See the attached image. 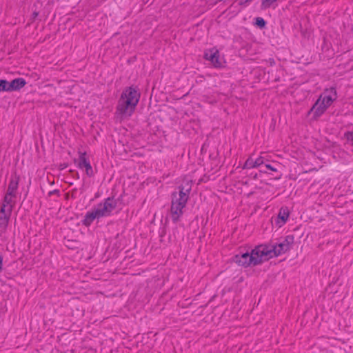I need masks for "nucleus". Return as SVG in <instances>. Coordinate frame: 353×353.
Listing matches in <instances>:
<instances>
[{
	"label": "nucleus",
	"mask_w": 353,
	"mask_h": 353,
	"mask_svg": "<svg viewBox=\"0 0 353 353\" xmlns=\"http://www.w3.org/2000/svg\"><path fill=\"white\" fill-rule=\"evenodd\" d=\"M69 173L73 179H79V174L77 171H76L74 170H70Z\"/></svg>",
	"instance_id": "26"
},
{
	"label": "nucleus",
	"mask_w": 353,
	"mask_h": 353,
	"mask_svg": "<svg viewBox=\"0 0 353 353\" xmlns=\"http://www.w3.org/2000/svg\"><path fill=\"white\" fill-rule=\"evenodd\" d=\"M294 243V235L281 236L274 243H262L267 261L290 251Z\"/></svg>",
	"instance_id": "3"
},
{
	"label": "nucleus",
	"mask_w": 353,
	"mask_h": 353,
	"mask_svg": "<svg viewBox=\"0 0 353 353\" xmlns=\"http://www.w3.org/2000/svg\"><path fill=\"white\" fill-rule=\"evenodd\" d=\"M223 0H216V3H217L218 1H222Z\"/></svg>",
	"instance_id": "38"
},
{
	"label": "nucleus",
	"mask_w": 353,
	"mask_h": 353,
	"mask_svg": "<svg viewBox=\"0 0 353 353\" xmlns=\"http://www.w3.org/2000/svg\"><path fill=\"white\" fill-rule=\"evenodd\" d=\"M192 181H183L177 187L178 191H174L171 194V199L173 201L183 202L187 204L190 199V194L192 190Z\"/></svg>",
	"instance_id": "6"
},
{
	"label": "nucleus",
	"mask_w": 353,
	"mask_h": 353,
	"mask_svg": "<svg viewBox=\"0 0 353 353\" xmlns=\"http://www.w3.org/2000/svg\"><path fill=\"white\" fill-rule=\"evenodd\" d=\"M254 162L256 165V168H261L263 165H265L266 162H269V160L265 157L260 156L254 159Z\"/></svg>",
	"instance_id": "18"
},
{
	"label": "nucleus",
	"mask_w": 353,
	"mask_h": 353,
	"mask_svg": "<svg viewBox=\"0 0 353 353\" xmlns=\"http://www.w3.org/2000/svg\"><path fill=\"white\" fill-rule=\"evenodd\" d=\"M264 167L265 168V169L268 170H270V171H272V172H276L278 171L277 170V168L274 165H273L272 164H271L269 162H266L265 165H264Z\"/></svg>",
	"instance_id": "23"
},
{
	"label": "nucleus",
	"mask_w": 353,
	"mask_h": 353,
	"mask_svg": "<svg viewBox=\"0 0 353 353\" xmlns=\"http://www.w3.org/2000/svg\"><path fill=\"white\" fill-rule=\"evenodd\" d=\"M65 245L70 250H76L80 248L81 242L77 239H67Z\"/></svg>",
	"instance_id": "14"
},
{
	"label": "nucleus",
	"mask_w": 353,
	"mask_h": 353,
	"mask_svg": "<svg viewBox=\"0 0 353 353\" xmlns=\"http://www.w3.org/2000/svg\"><path fill=\"white\" fill-rule=\"evenodd\" d=\"M186 206L183 202L171 201V214L173 223H176L179 221L181 216L183 214V209Z\"/></svg>",
	"instance_id": "11"
},
{
	"label": "nucleus",
	"mask_w": 353,
	"mask_h": 353,
	"mask_svg": "<svg viewBox=\"0 0 353 353\" xmlns=\"http://www.w3.org/2000/svg\"><path fill=\"white\" fill-rule=\"evenodd\" d=\"M68 184H69L70 185H73L74 183H75L76 182H75V181H72V180H70V181H68Z\"/></svg>",
	"instance_id": "34"
},
{
	"label": "nucleus",
	"mask_w": 353,
	"mask_h": 353,
	"mask_svg": "<svg viewBox=\"0 0 353 353\" xmlns=\"http://www.w3.org/2000/svg\"><path fill=\"white\" fill-rule=\"evenodd\" d=\"M245 174L246 176L250 177L253 179H257L260 178L258 172H255V171L252 170V169L246 170L245 172Z\"/></svg>",
	"instance_id": "20"
},
{
	"label": "nucleus",
	"mask_w": 353,
	"mask_h": 353,
	"mask_svg": "<svg viewBox=\"0 0 353 353\" xmlns=\"http://www.w3.org/2000/svg\"><path fill=\"white\" fill-rule=\"evenodd\" d=\"M68 166V163H61L59 166V169L60 170H62L65 168H66Z\"/></svg>",
	"instance_id": "31"
},
{
	"label": "nucleus",
	"mask_w": 353,
	"mask_h": 353,
	"mask_svg": "<svg viewBox=\"0 0 353 353\" xmlns=\"http://www.w3.org/2000/svg\"><path fill=\"white\" fill-rule=\"evenodd\" d=\"M3 256L0 253V273L3 271Z\"/></svg>",
	"instance_id": "29"
},
{
	"label": "nucleus",
	"mask_w": 353,
	"mask_h": 353,
	"mask_svg": "<svg viewBox=\"0 0 353 353\" xmlns=\"http://www.w3.org/2000/svg\"><path fill=\"white\" fill-rule=\"evenodd\" d=\"M48 194V196H52L54 194H56L58 196H60V192H59V190L56 189V190H53L52 191H50Z\"/></svg>",
	"instance_id": "28"
},
{
	"label": "nucleus",
	"mask_w": 353,
	"mask_h": 353,
	"mask_svg": "<svg viewBox=\"0 0 353 353\" xmlns=\"http://www.w3.org/2000/svg\"><path fill=\"white\" fill-rule=\"evenodd\" d=\"M79 157L78 159H74V163L77 164L79 169H85V174L88 177H92L94 175L93 169L91 166L90 160L88 157L86 152H79Z\"/></svg>",
	"instance_id": "9"
},
{
	"label": "nucleus",
	"mask_w": 353,
	"mask_h": 353,
	"mask_svg": "<svg viewBox=\"0 0 353 353\" xmlns=\"http://www.w3.org/2000/svg\"><path fill=\"white\" fill-rule=\"evenodd\" d=\"M336 99L337 92L335 87L325 88L316 101V105H319L318 108H316V116L323 114Z\"/></svg>",
	"instance_id": "4"
},
{
	"label": "nucleus",
	"mask_w": 353,
	"mask_h": 353,
	"mask_svg": "<svg viewBox=\"0 0 353 353\" xmlns=\"http://www.w3.org/2000/svg\"><path fill=\"white\" fill-rule=\"evenodd\" d=\"M281 176H282V174L281 173L278 176H276L274 179L275 180H279V179H280L281 178Z\"/></svg>",
	"instance_id": "33"
},
{
	"label": "nucleus",
	"mask_w": 353,
	"mask_h": 353,
	"mask_svg": "<svg viewBox=\"0 0 353 353\" xmlns=\"http://www.w3.org/2000/svg\"><path fill=\"white\" fill-rule=\"evenodd\" d=\"M50 37V34H48V35H47V36L46 37V38L44 39V40H46V39H49Z\"/></svg>",
	"instance_id": "37"
},
{
	"label": "nucleus",
	"mask_w": 353,
	"mask_h": 353,
	"mask_svg": "<svg viewBox=\"0 0 353 353\" xmlns=\"http://www.w3.org/2000/svg\"><path fill=\"white\" fill-rule=\"evenodd\" d=\"M20 176L16 172L11 174L6 193L10 196L16 197V191L18 188Z\"/></svg>",
	"instance_id": "13"
},
{
	"label": "nucleus",
	"mask_w": 353,
	"mask_h": 353,
	"mask_svg": "<svg viewBox=\"0 0 353 353\" xmlns=\"http://www.w3.org/2000/svg\"><path fill=\"white\" fill-rule=\"evenodd\" d=\"M318 107H319V105H316V101H315L314 103L312 105V108L310 109V110L307 112V115H310L311 113H313L312 119L314 121L318 120V119L321 116V115L316 116V112L317 111L316 108H318Z\"/></svg>",
	"instance_id": "19"
},
{
	"label": "nucleus",
	"mask_w": 353,
	"mask_h": 353,
	"mask_svg": "<svg viewBox=\"0 0 353 353\" xmlns=\"http://www.w3.org/2000/svg\"><path fill=\"white\" fill-rule=\"evenodd\" d=\"M299 230V228H296V229L294 230V231H297V230Z\"/></svg>",
	"instance_id": "39"
},
{
	"label": "nucleus",
	"mask_w": 353,
	"mask_h": 353,
	"mask_svg": "<svg viewBox=\"0 0 353 353\" xmlns=\"http://www.w3.org/2000/svg\"><path fill=\"white\" fill-rule=\"evenodd\" d=\"M77 192V189L74 188L71 192H67L65 194V199H68L70 196H71L72 198L75 199L76 198V193Z\"/></svg>",
	"instance_id": "24"
},
{
	"label": "nucleus",
	"mask_w": 353,
	"mask_h": 353,
	"mask_svg": "<svg viewBox=\"0 0 353 353\" xmlns=\"http://www.w3.org/2000/svg\"><path fill=\"white\" fill-rule=\"evenodd\" d=\"M203 57L204 59L209 61L215 68L220 69L225 67V61L223 58H221L220 52L215 47L205 50Z\"/></svg>",
	"instance_id": "7"
},
{
	"label": "nucleus",
	"mask_w": 353,
	"mask_h": 353,
	"mask_svg": "<svg viewBox=\"0 0 353 353\" xmlns=\"http://www.w3.org/2000/svg\"><path fill=\"white\" fill-rule=\"evenodd\" d=\"M122 200H123V194L120 195L117 199H115V201H117V204L118 203H122Z\"/></svg>",
	"instance_id": "32"
},
{
	"label": "nucleus",
	"mask_w": 353,
	"mask_h": 353,
	"mask_svg": "<svg viewBox=\"0 0 353 353\" xmlns=\"http://www.w3.org/2000/svg\"><path fill=\"white\" fill-rule=\"evenodd\" d=\"M290 211L288 207H281L274 219L275 224L278 228L283 226L288 220Z\"/></svg>",
	"instance_id": "12"
},
{
	"label": "nucleus",
	"mask_w": 353,
	"mask_h": 353,
	"mask_svg": "<svg viewBox=\"0 0 353 353\" xmlns=\"http://www.w3.org/2000/svg\"><path fill=\"white\" fill-rule=\"evenodd\" d=\"M98 196H99V194H97L95 195V197L97 198V197H98Z\"/></svg>",
	"instance_id": "40"
},
{
	"label": "nucleus",
	"mask_w": 353,
	"mask_h": 353,
	"mask_svg": "<svg viewBox=\"0 0 353 353\" xmlns=\"http://www.w3.org/2000/svg\"><path fill=\"white\" fill-rule=\"evenodd\" d=\"M38 16H39V12H37V10H34V11L32 13V14H31V16H30V19H29V21H29V24L32 23H33L36 19H37V18L38 17Z\"/></svg>",
	"instance_id": "25"
},
{
	"label": "nucleus",
	"mask_w": 353,
	"mask_h": 353,
	"mask_svg": "<svg viewBox=\"0 0 353 353\" xmlns=\"http://www.w3.org/2000/svg\"><path fill=\"white\" fill-rule=\"evenodd\" d=\"M68 184H69L70 185H73L74 183H75L76 182H75V181H72V180H70V181H68Z\"/></svg>",
	"instance_id": "35"
},
{
	"label": "nucleus",
	"mask_w": 353,
	"mask_h": 353,
	"mask_svg": "<svg viewBox=\"0 0 353 353\" xmlns=\"http://www.w3.org/2000/svg\"><path fill=\"white\" fill-rule=\"evenodd\" d=\"M27 81L22 77L15 78L10 81L6 79H0V92H18L20 91L27 84Z\"/></svg>",
	"instance_id": "5"
},
{
	"label": "nucleus",
	"mask_w": 353,
	"mask_h": 353,
	"mask_svg": "<svg viewBox=\"0 0 353 353\" xmlns=\"http://www.w3.org/2000/svg\"><path fill=\"white\" fill-rule=\"evenodd\" d=\"M242 170H251L256 168L252 156H250L241 167Z\"/></svg>",
	"instance_id": "16"
},
{
	"label": "nucleus",
	"mask_w": 353,
	"mask_h": 353,
	"mask_svg": "<svg viewBox=\"0 0 353 353\" xmlns=\"http://www.w3.org/2000/svg\"><path fill=\"white\" fill-rule=\"evenodd\" d=\"M274 3H275V2L273 0H262L261 5V9L266 10V9L270 8Z\"/></svg>",
	"instance_id": "21"
},
{
	"label": "nucleus",
	"mask_w": 353,
	"mask_h": 353,
	"mask_svg": "<svg viewBox=\"0 0 353 353\" xmlns=\"http://www.w3.org/2000/svg\"><path fill=\"white\" fill-rule=\"evenodd\" d=\"M80 190H81V192H83L85 190L84 184H82L81 187L80 188Z\"/></svg>",
	"instance_id": "36"
},
{
	"label": "nucleus",
	"mask_w": 353,
	"mask_h": 353,
	"mask_svg": "<svg viewBox=\"0 0 353 353\" xmlns=\"http://www.w3.org/2000/svg\"><path fill=\"white\" fill-rule=\"evenodd\" d=\"M344 137L346 139L347 142L350 143V145L353 147V131H347L344 133Z\"/></svg>",
	"instance_id": "22"
},
{
	"label": "nucleus",
	"mask_w": 353,
	"mask_h": 353,
	"mask_svg": "<svg viewBox=\"0 0 353 353\" xmlns=\"http://www.w3.org/2000/svg\"><path fill=\"white\" fill-rule=\"evenodd\" d=\"M253 25L260 30H263L266 28L267 21L263 17H256L254 19Z\"/></svg>",
	"instance_id": "15"
},
{
	"label": "nucleus",
	"mask_w": 353,
	"mask_h": 353,
	"mask_svg": "<svg viewBox=\"0 0 353 353\" xmlns=\"http://www.w3.org/2000/svg\"><path fill=\"white\" fill-rule=\"evenodd\" d=\"M230 261L244 268L261 265L267 261L262 243L254 248L249 244L240 246Z\"/></svg>",
	"instance_id": "1"
},
{
	"label": "nucleus",
	"mask_w": 353,
	"mask_h": 353,
	"mask_svg": "<svg viewBox=\"0 0 353 353\" xmlns=\"http://www.w3.org/2000/svg\"><path fill=\"white\" fill-rule=\"evenodd\" d=\"M141 92L137 85L124 88L116 107V113L121 119L130 117L135 112L141 98Z\"/></svg>",
	"instance_id": "2"
},
{
	"label": "nucleus",
	"mask_w": 353,
	"mask_h": 353,
	"mask_svg": "<svg viewBox=\"0 0 353 353\" xmlns=\"http://www.w3.org/2000/svg\"><path fill=\"white\" fill-rule=\"evenodd\" d=\"M103 216L98 210V208L94 205L90 211H88L83 219L81 220V224L85 227H90L94 221L99 220Z\"/></svg>",
	"instance_id": "10"
},
{
	"label": "nucleus",
	"mask_w": 353,
	"mask_h": 353,
	"mask_svg": "<svg viewBox=\"0 0 353 353\" xmlns=\"http://www.w3.org/2000/svg\"><path fill=\"white\" fill-rule=\"evenodd\" d=\"M96 207L103 217L109 216L117 208V201H115L114 196H109L105 199L103 201L99 203Z\"/></svg>",
	"instance_id": "8"
},
{
	"label": "nucleus",
	"mask_w": 353,
	"mask_h": 353,
	"mask_svg": "<svg viewBox=\"0 0 353 353\" xmlns=\"http://www.w3.org/2000/svg\"><path fill=\"white\" fill-rule=\"evenodd\" d=\"M252 0H240L239 4L240 6H247L249 3H250Z\"/></svg>",
	"instance_id": "30"
},
{
	"label": "nucleus",
	"mask_w": 353,
	"mask_h": 353,
	"mask_svg": "<svg viewBox=\"0 0 353 353\" xmlns=\"http://www.w3.org/2000/svg\"><path fill=\"white\" fill-rule=\"evenodd\" d=\"M12 196H10V195H8V193H6L3 199L2 205L0 208L1 212H7L6 208L8 205L10 204L12 201Z\"/></svg>",
	"instance_id": "17"
},
{
	"label": "nucleus",
	"mask_w": 353,
	"mask_h": 353,
	"mask_svg": "<svg viewBox=\"0 0 353 353\" xmlns=\"http://www.w3.org/2000/svg\"><path fill=\"white\" fill-rule=\"evenodd\" d=\"M258 169H259L258 173H259V177H261L263 174L268 173V171L265 169V168L264 167V165H263V167H261V168H258Z\"/></svg>",
	"instance_id": "27"
}]
</instances>
